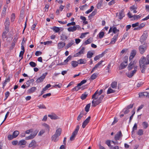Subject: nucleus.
<instances>
[{
	"label": "nucleus",
	"mask_w": 149,
	"mask_h": 149,
	"mask_svg": "<svg viewBox=\"0 0 149 149\" xmlns=\"http://www.w3.org/2000/svg\"><path fill=\"white\" fill-rule=\"evenodd\" d=\"M15 17V15L14 13H13L11 15V20L12 22H13L14 21Z\"/></svg>",
	"instance_id": "4d7b16f0"
},
{
	"label": "nucleus",
	"mask_w": 149,
	"mask_h": 149,
	"mask_svg": "<svg viewBox=\"0 0 149 149\" xmlns=\"http://www.w3.org/2000/svg\"><path fill=\"white\" fill-rule=\"evenodd\" d=\"M91 106V103L87 104L85 107V111L87 112L89 111V108Z\"/></svg>",
	"instance_id": "a19ab883"
},
{
	"label": "nucleus",
	"mask_w": 149,
	"mask_h": 149,
	"mask_svg": "<svg viewBox=\"0 0 149 149\" xmlns=\"http://www.w3.org/2000/svg\"><path fill=\"white\" fill-rule=\"evenodd\" d=\"M87 96V94H82L81 97V98L82 100L85 99Z\"/></svg>",
	"instance_id": "0e129e2a"
},
{
	"label": "nucleus",
	"mask_w": 149,
	"mask_h": 149,
	"mask_svg": "<svg viewBox=\"0 0 149 149\" xmlns=\"http://www.w3.org/2000/svg\"><path fill=\"white\" fill-rule=\"evenodd\" d=\"M8 32V31L7 32L6 31H5L3 32L2 34V37L3 40H5V39L7 40V37L6 35Z\"/></svg>",
	"instance_id": "c756f323"
},
{
	"label": "nucleus",
	"mask_w": 149,
	"mask_h": 149,
	"mask_svg": "<svg viewBox=\"0 0 149 149\" xmlns=\"http://www.w3.org/2000/svg\"><path fill=\"white\" fill-rule=\"evenodd\" d=\"M80 86H78V84H77V85L74 88H73L72 89V91H78L79 90V89L80 88V87H79Z\"/></svg>",
	"instance_id": "c03bdc74"
},
{
	"label": "nucleus",
	"mask_w": 149,
	"mask_h": 149,
	"mask_svg": "<svg viewBox=\"0 0 149 149\" xmlns=\"http://www.w3.org/2000/svg\"><path fill=\"white\" fill-rule=\"evenodd\" d=\"M101 57H102V56L100 55L97 56L94 58V60L95 61H96L99 59V58Z\"/></svg>",
	"instance_id": "774afa93"
},
{
	"label": "nucleus",
	"mask_w": 149,
	"mask_h": 149,
	"mask_svg": "<svg viewBox=\"0 0 149 149\" xmlns=\"http://www.w3.org/2000/svg\"><path fill=\"white\" fill-rule=\"evenodd\" d=\"M141 70L142 73H144L146 65L149 64V54L146 57L142 56L139 60Z\"/></svg>",
	"instance_id": "f03ea898"
},
{
	"label": "nucleus",
	"mask_w": 149,
	"mask_h": 149,
	"mask_svg": "<svg viewBox=\"0 0 149 149\" xmlns=\"http://www.w3.org/2000/svg\"><path fill=\"white\" fill-rule=\"evenodd\" d=\"M76 28L75 26H70L68 29V30L69 32H73L76 30Z\"/></svg>",
	"instance_id": "bb28decb"
},
{
	"label": "nucleus",
	"mask_w": 149,
	"mask_h": 149,
	"mask_svg": "<svg viewBox=\"0 0 149 149\" xmlns=\"http://www.w3.org/2000/svg\"><path fill=\"white\" fill-rule=\"evenodd\" d=\"M36 142L34 140H33L29 144L28 146L29 148L32 147L33 148H35L36 146Z\"/></svg>",
	"instance_id": "4468645a"
},
{
	"label": "nucleus",
	"mask_w": 149,
	"mask_h": 149,
	"mask_svg": "<svg viewBox=\"0 0 149 149\" xmlns=\"http://www.w3.org/2000/svg\"><path fill=\"white\" fill-rule=\"evenodd\" d=\"M38 132V130H35L33 133L31 134L29 136L26 137L25 140H28L33 139L37 135V134Z\"/></svg>",
	"instance_id": "423d86ee"
},
{
	"label": "nucleus",
	"mask_w": 149,
	"mask_h": 149,
	"mask_svg": "<svg viewBox=\"0 0 149 149\" xmlns=\"http://www.w3.org/2000/svg\"><path fill=\"white\" fill-rule=\"evenodd\" d=\"M110 64H109L107 67V69H106V74H107V75H108L109 73V67H110Z\"/></svg>",
	"instance_id": "052dcab7"
},
{
	"label": "nucleus",
	"mask_w": 149,
	"mask_h": 149,
	"mask_svg": "<svg viewBox=\"0 0 149 149\" xmlns=\"http://www.w3.org/2000/svg\"><path fill=\"white\" fill-rule=\"evenodd\" d=\"M59 136L56 135L55 134H54L52 136V140L54 141V142H56L57 141V138Z\"/></svg>",
	"instance_id": "473e14b6"
},
{
	"label": "nucleus",
	"mask_w": 149,
	"mask_h": 149,
	"mask_svg": "<svg viewBox=\"0 0 149 149\" xmlns=\"http://www.w3.org/2000/svg\"><path fill=\"white\" fill-rule=\"evenodd\" d=\"M38 107L39 109H46V107L43 104H42V105L40 104V105L38 106Z\"/></svg>",
	"instance_id": "e2e57ef3"
},
{
	"label": "nucleus",
	"mask_w": 149,
	"mask_h": 149,
	"mask_svg": "<svg viewBox=\"0 0 149 149\" xmlns=\"http://www.w3.org/2000/svg\"><path fill=\"white\" fill-rule=\"evenodd\" d=\"M42 125L46 129L48 130L49 131V125L46 123H44L42 124Z\"/></svg>",
	"instance_id": "8fccbe9b"
},
{
	"label": "nucleus",
	"mask_w": 149,
	"mask_h": 149,
	"mask_svg": "<svg viewBox=\"0 0 149 149\" xmlns=\"http://www.w3.org/2000/svg\"><path fill=\"white\" fill-rule=\"evenodd\" d=\"M79 125H77L76 127V128L74 130L72 133V135L70 138V140L71 141H73L76 136L77 134L78 131L79 130Z\"/></svg>",
	"instance_id": "20e7f679"
},
{
	"label": "nucleus",
	"mask_w": 149,
	"mask_h": 149,
	"mask_svg": "<svg viewBox=\"0 0 149 149\" xmlns=\"http://www.w3.org/2000/svg\"><path fill=\"white\" fill-rule=\"evenodd\" d=\"M4 24L5 25V29L8 31H9V26L10 24V22L9 20V18L6 17V21L5 22Z\"/></svg>",
	"instance_id": "f8f14e48"
},
{
	"label": "nucleus",
	"mask_w": 149,
	"mask_h": 149,
	"mask_svg": "<svg viewBox=\"0 0 149 149\" xmlns=\"http://www.w3.org/2000/svg\"><path fill=\"white\" fill-rule=\"evenodd\" d=\"M102 61H100L93 68L92 70L91 71V73H92L95 70L97 69L98 68L99 66L102 64Z\"/></svg>",
	"instance_id": "dca6fc26"
},
{
	"label": "nucleus",
	"mask_w": 149,
	"mask_h": 149,
	"mask_svg": "<svg viewBox=\"0 0 149 149\" xmlns=\"http://www.w3.org/2000/svg\"><path fill=\"white\" fill-rule=\"evenodd\" d=\"M86 80H83L80 83L78 84V86H81L82 84H85L86 82Z\"/></svg>",
	"instance_id": "603ef678"
},
{
	"label": "nucleus",
	"mask_w": 149,
	"mask_h": 149,
	"mask_svg": "<svg viewBox=\"0 0 149 149\" xmlns=\"http://www.w3.org/2000/svg\"><path fill=\"white\" fill-rule=\"evenodd\" d=\"M96 11L95 10L92 13L88 16V18L89 19H91L92 17L94 16L96 14Z\"/></svg>",
	"instance_id": "79ce46f5"
},
{
	"label": "nucleus",
	"mask_w": 149,
	"mask_h": 149,
	"mask_svg": "<svg viewBox=\"0 0 149 149\" xmlns=\"http://www.w3.org/2000/svg\"><path fill=\"white\" fill-rule=\"evenodd\" d=\"M142 125L144 129H146L148 127V123L147 122L144 121L142 123Z\"/></svg>",
	"instance_id": "cd10ccee"
},
{
	"label": "nucleus",
	"mask_w": 149,
	"mask_h": 149,
	"mask_svg": "<svg viewBox=\"0 0 149 149\" xmlns=\"http://www.w3.org/2000/svg\"><path fill=\"white\" fill-rule=\"evenodd\" d=\"M36 88L35 87H32L27 92L28 93H33L36 90Z\"/></svg>",
	"instance_id": "393cba45"
},
{
	"label": "nucleus",
	"mask_w": 149,
	"mask_h": 149,
	"mask_svg": "<svg viewBox=\"0 0 149 149\" xmlns=\"http://www.w3.org/2000/svg\"><path fill=\"white\" fill-rule=\"evenodd\" d=\"M61 131L62 130L61 128H58L56 130V132L55 134L59 136L61 134Z\"/></svg>",
	"instance_id": "2f4dec72"
},
{
	"label": "nucleus",
	"mask_w": 149,
	"mask_h": 149,
	"mask_svg": "<svg viewBox=\"0 0 149 149\" xmlns=\"http://www.w3.org/2000/svg\"><path fill=\"white\" fill-rule=\"evenodd\" d=\"M97 77V74L96 73L93 74L91 76L90 79L92 80L95 79Z\"/></svg>",
	"instance_id": "37998d69"
},
{
	"label": "nucleus",
	"mask_w": 149,
	"mask_h": 149,
	"mask_svg": "<svg viewBox=\"0 0 149 149\" xmlns=\"http://www.w3.org/2000/svg\"><path fill=\"white\" fill-rule=\"evenodd\" d=\"M51 86V85L50 84H48L45 88H43V91H45L48 88H49Z\"/></svg>",
	"instance_id": "680f3d73"
},
{
	"label": "nucleus",
	"mask_w": 149,
	"mask_h": 149,
	"mask_svg": "<svg viewBox=\"0 0 149 149\" xmlns=\"http://www.w3.org/2000/svg\"><path fill=\"white\" fill-rule=\"evenodd\" d=\"M143 96L149 97V93H148L146 92H143Z\"/></svg>",
	"instance_id": "13d9d810"
},
{
	"label": "nucleus",
	"mask_w": 149,
	"mask_h": 149,
	"mask_svg": "<svg viewBox=\"0 0 149 149\" xmlns=\"http://www.w3.org/2000/svg\"><path fill=\"white\" fill-rule=\"evenodd\" d=\"M143 131L142 129H139L137 132V134L139 136H141L143 134Z\"/></svg>",
	"instance_id": "c9c22d12"
},
{
	"label": "nucleus",
	"mask_w": 149,
	"mask_h": 149,
	"mask_svg": "<svg viewBox=\"0 0 149 149\" xmlns=\"http://www.w3.org/2000/svg\"><path fill=\"white\" fill-rule=\"evenodd\" d=\"M84 49L85 48L84 47H82L81 50L79 52L75 54L74 56L75 57L79 56H80L81 54H84Z\"/></svg>",
	"instance_id": "6ab92c4d"
},
{
	"label": "nucleus",
	"mask_w": 149,
	"mask_h": 149,
	"mask_svg": "<svg viewBox=\"0 0 149 149\" xmlns=\"http://www.w3.org/2000/svg\"><path fill=\"white\" fill-rule=\"evenodd\" d=\"M124 16L125 14L123 11L121 10L119 12L118 17L119 19H121Z\"/></svg>",
	"instance_id": "4be33fe9"
},
{
	"label": "nucleus",
	"mask_w": 149,
	"mask_h": 149,
	"mask_svg": "<svg viewBox=\"0 0 149 149\" xmlns=\"http://www.w3.org/2000/svg\"><path fill=\"white\" fill-rule=\"evenodd\" d=\"M45 132V131L44 130H41L38 134V135L39 136H42L43 134Z\"/></svg>",
	"instance_id": "5fc2aeb1"
},
{
	"label": "nucleus",
	"mask_w": 149,
	"mask_h": 149,
	"mask_svg": "<svg viewBox=\"0 0 149 149\" xmlns=\"http://www.w3.org/2000/svg\"><path fill=\"white\" fill-rule=\"evenodd\" d=\"M106 143L110 148H112V146H111L110 144V140H107L106 142Z\"/></svg>",
	"instance_id": "3c124183"
},
{
	"label": "nucleus",
	"mask_w": 149,
	"mask_h": 149,
	"mask_svg": "<svg viewBox=\"0 0 149 149\" xmlns=\"http://www.w3.org/2000/svg\"><path fill=\"white\" fill-rule=\"evenodd\" d=\"M118 34H116L113 37V38L111 39V41L110 42V44H114L118 39Z\"/></svg>",
	"instance_id": "f3484780"
},
{
	"label": "nucleus",
	"mask_w": 149,
	"mask_h": 149,
	"mask_svg": "<svg viewBox=\"0 0 149 149\" xmlns=\"http://www.w3.org/2000/svg\"><path fill=\"white\" fill-rule=\"evenodd\" d=\"M78 64H85L86 62L85 61L84 59H80L78 61Z\"/></svg>",
	"instance_id": "f704fd0d"
},
{
	"label": "nucleus",
	"mask_w": 149,
	"mask_h": 149,
	"mask_svg": "<svg viewBox=\"0 0 149 149\" xmlns=\"http://www.w3.org/2000/svg\"><path fill=\"white\" fill-rule=\"evenodd\" d=\"M102 93V89L99 91L97 90L92 95V99H93V100L92 102V106L95 107L101 103L102 100V95H101Z\"/></svg>",
	"instance_id": "f257e3e1"
},
{
	"label": "nucleus",
	"mask_w": 149,
	"mask_h": 149,
	"mask_svg": "<svg viewBox=\"0 0 149 149\" xmlns=\"http://www.w3.org/2000/svg\"><path fill=\"white\" fill-rule=\"evenodd\" d=\"M127 15L129 18H131L132 20H137L140 19L142 16L141 14H140L138 15H132L131 13L130 12L128 13Z\"/></svg>",
	"instance_id": "7ed1b4c3"
},
{
	"label": "nucleus",
	"mask_w": 149,
	"mask_h": 149,
	"mask_svg": "<svg viewBox=\"0 0 149 149\" xmlns=\"http://www.w3.org/2000/svg\"><path fill=\"white\" fill-rule=\"evenodd\" d=\"M102 0L100 1L97 3V8L99 9L102 6Z\"/></svg>",
	"instance_id": "a18cd8bd"
},
{
	"label": "nucleus",
	"mask_w": 149,
	"mask_h": 149,
	"mask_svg": "<svg viewBox=\"0 0 149 149\" xmlns=\"http://www.w3.org/2000/svg\"><path fill=\"white\" fill-rule=\"evenodd\" d=\"M53 29L56 32H58L60 30V28L58 27L54 26L53 27Z\"/></svg>",
	"instance_id": "09e8293b"
},
{
	"label": "nucleus",
	"mask_w": 149,
	"mask_h": 149,
	"mask_svg": "<svg viewBox=\"0 0 149 149\" xmlns=\"http://www.w3.org/2000/svg\"><path fill=\"white\" fill-rule=\"evenodd\" d=\"M84 113L83 111H81L80 112L79 115L78 116L77 118V120L78 121L80 120L81 118L83 117Z\"/></svg>",
	"instance_id": "4c0bfd02"
},
{
	"label": "nucleus",
	"mask_w": 149,
	"mask_h": 149,
	"mask_svg": "<svg viewBox=\"0 0 149 149\" xmlns=\"http://www.w3.org/2000/svg\"><path fill=\"white\" fill-rule=\"evenodd\" d=\"M26 143V141L25 140H22L19 141L18 143V145L19 146L24 145Z\"/></svg>",
	"instance_id": "c85d7f7f"
},
{
	"label": "nucleus",
	"mask_w": 149,
	"mask_h": 149,
	"mask_svg": "<svg viewBox=\"0 0 149 149\" xmlns=\"http://www.w3.org/2000/svg\"><path fill=\"white\" fill-rule=\"evenodd\" d=\"M91 118V116H89L83 122L82 126V127L83 128H84L86 127V126L89 123Z\"/></svg>",
	"instance_id": "1a4fd4ad"
},
{
	"label": "nucleus",
	"mask_w": 149,
	"mask_h": 149,
	"mask_svg": "<svg viewBox=\"0 0 149 149\" xmlns=\"http://www.w3.org/2000/svg\"><path fill=\"white\" fill-rule=\"evenodd\" d=\"M47 74V72H45V73L43 74L42 76L37 79L36 81V83L38 84L42 82L44 79L45 78Z\"/></svg>",
	"instance_id": "39448f33"
},
{
	"label": "nucleus",
	"mask_w": 149,
	"mask_h": 149,
	"mask_svg": "<svg viewBox=\"0 0 149 149\" xmlns=\"http://www.w3.org/2000/svg\"><path fill=\"white\" fill-rule=\"evenodd\" d=\"M19 132L18 131L16 130L14 131L13 134V135L14 138L16 137L19 135Z\"/></svg>",
	"instance_id": "72a5a7b5"
},
{
	"label": "nucleus",
	"mask_w": 149,
	"mask_h": 149,
	"mask_svg": "<svg viewBox=\"0 0 149 149\" xmlns=\"http://www.w3.org/2000/svg\"><path fill=\"white\" fill-rule=\"evenodd\" d=\"M51 93H48L45 95H44L42 97L44 98H46L47 97L49 96H51Z\"/></svg>",
	"instance_id": "338daca9"
},
{
	"label": "nucleus",
	"mask_w": 149,
	"mask_h": 149,
	"mask_svg": "<svg viewBox=\"0 0 149 149\" xmlns=\"http://www.w3.org/2000/svg\"><path fill=\"white\" fill-rule=\"evenodd\" d=\"M146 49V47L144 45H141L139 46V51L140 53L142 54H143Z\"/></svg>",
	"instance_id": "2eb2a0df"
},
{
	"label": "nucleus",
	"mask_w": 149,
	"mask_h": 149,
	"mask_svg": "<svg viewBox=\"0 0 149 149\" xmlns=\"http://www.w3.org/2000/svg\"><path fill=\"white\" fill-rule=\"evenodd\" d=\"M74 43V40H72L71 42H69L66 46L67 48H68L71 46Z\"/></svg>",
	"instance_id": "58836bf2"
},
{
	"label": "nucleus",
	"mask_w": 149,
	"mask_h": 149,
	"mask_svg": "<svg viewBox=\"0 0 149 149\" xmlns=\"http://www.w3.org/2000/svg\"><path fill=\"white\" fill-rule=\"evenodd\" d=\"M137 8V6L135 5H133L130 7V9L131 11H133V13H137L136 10Z\"/></svg>",
	"instance_id": "a211bd4d"
},
{
	"label": "nucleus",
	"mask_w": 149,
	"mask_h": 149,
	"mask_svg": "<svg viewBox=\"0 0 149 149\" xmlns=\"http://www.w3.org/2000/svg\"><path fill=\"white\" fill-rule=\"evenodd\" d=\"M123 111H124V113L125 114L128 113L130 111L127 108L124 109Z\"/></svg>",
	"instance_id": "864d4df0"
},
{
	"label": "nucleus",
	"mask_w": 149,
	"mask_h": 149,
	"mask_svg": "<svg viewBox=\"0 0 149 149\" xmlns=\"http://www.w3.org/2000/svg\"><path fill=\"white\" fill-rule=\"evenodd\" d=\"M136 53V51L135 50H132L130 53L129 57V60L132 59L135 56Z\"/></svg>",
	"instance_id": "ddd939ff"
},
{
	"label": "nucleus",
	"mask_w": 149,
	"mask_h": 149,
	"mask_svg": "<svg viewBox=\"0 0 149 149\" xmlns=\"http://www.w3.org/2000/svg\"><path fill=\"white\" fill-rule=\"evenodd\" d=\"M134 61H131L129 64L128 68L129 70H131L134 67Z\"/></svg>",
	"instance_id": "5701e85b"
},
{
	"label": "nucleus",
	"mask_w": 149,
	"mask_h": 149,
	"mask_svg": "<svg viewBox=\"0 0 149 149\" xmlns=\"http://www.w3.org/2000/svg\"><path fill=\"white\" fill-rule=\"evenodd\" d=\"M134 67L135 69H137V67L136 66H135ZM136 69H135L134 70L132 71L131 72H130L126 73V75L129 78H131L135 73L136 72Z\"/></svg>",
	"instance_id": "6e6552de"
},
{
	"label": "nucleus",
	"mask_w": 149,
	"mask_h": 149,
	"mask_svg": "<svg viewBox=\"0 0 149 149\" xmlns=\"http://www.w3.org/2000/svg\"><path fill=\"white\" fill-rule=\"evenodd\" d=\"M75 23L74 22H72L68 23L67 24V26H69L71 25L74 26L75 25Z\"/></svg>",
	"instance_id": "bf43d9fd"
},
{
	"label": "nucleus",
	"mask_w": 149,
	"mask_h": 149,
	"mask_svg": "<svg viewBox=\"0 0 149 149\" xmlns=\"http://www.w3.org/2000/svg\"><path fill=\"white\" fill-rule=\"evenodd\" d=\"M127 61H125L122 63L120 64V69H123L124 68L127 66Z\"/></svg>",
	"instance_id": "b1692460"
},
{
	"label": "nucleus",
	"mask_w": 149,
	"mask_h": 149,
	"mask_svg": "<svg viewBox=\"0 0 149 149\" xmlns=\"http://www.w3.org/2000/svg\"><path fill=\"white\" fill-rule=\"evenodd\" d=\"M30 66L32 67H35L36 66V64L35 62L32 61H31L29 63Z\"/></svg>",
	"instance_id": "49530a36"
},
{
	"label": "nucleus",
	"mask_w": 149,
	"mask_h": 149,
	"mask_svg": "<svg viewBox=\"0 0 149 149\" xmlns=\"http://www.w3.org/2000/svg\"><path fill=\"white\" fill-rule=\"evenodd\" d=\"M147 36V33L145 31L143 33L142 35L141 36L140 39V41L141 43H143L146 40Z\"/></svg>",
	"instance_id": "0eeeda50"
},
{
	"label": "nucleus",
	"mask_w": 149,
	"mask_h": 149,
	"mask_svg": "<svg viewBox=\"0 0 149 149\" xmlns=\"http://www.w3.org/2000/svg\"><path fill=\"white\" fill-rule=\"evenodd\" d=\"M93 55V53L91 52L90 51H89L88 52L87 56V57L88 58H90L92 57Z\"/></svg>",
	"instance_id": "e433bc0d"
},
{
	"label": "nucleus",
	"mask_w": 149,
	"mask_h": 149,
	"mask_svg": "<svg viewBox=\"0 0 149 149\" xmlns=\"http://www.w3.org/2000/svg\"><path fill=\"white\" fill-rule=\"evenodd\" d=\"M91 42V40L90 38L88 39V40H86L85 42V45H87L88 44H90Z\"/></svg>",
	"instance_id": "6e6d98bb"
},
{
	"label": "nucleus",
	"mask_w": 149,
	"mask_h": 149,
	"mask_svg": "<svg viewBox=\"0 0 149 149\" xmlns=\"http://www.w3.org/2000/svg\"><path fill=\"white\" fill-rule=\"evenodd\" d=\"M115 92V91L114 90H112L110 88H109L107 91V94H109L110 93H114Z\"/></svg>",
	"instance_id": "ea45409f"
},
{
	"label": "nucleus",
	"mask_w": 149,
	"mask_h": 149,
	"mask_svg": "<svg viewBox=\"0 0 149 149\" xmlns=\"http://www.w3.org/2000/svg\"><path fill=\"white\" fill-rule=\"evenodd\" d=\"M71 64L73 68H75L76 67L78 64V61H72L71 62Z\"/></svg>",
	"instance_id": "a878e982"
},
{
	"label": "nucleus",
	"mask_w": 149,
	"mask_h": 149,
	"mask_svg": "<svg viewBox=\"0 0 149 149\" xmlns=\"http://www.w3.org/2000/svg\"><path fill=\"white\" fill-rule=\"evenodd\" d=\"M137 125L136 123H135L132 128V131H134L137 130Z\"/></svg>",
	"instance_id": "69168bd1"
},
{
	"label": "nucleus",
	"mask_w": 149,
	"mask_h": 149,
	"mask_svg": "<svg viewBox=\"0 0 149 149\" xmlns=\"http://www.w3.org/2000/svg\"><path fill=\"white\" fill-rule=\"evenodd\" d=\"M61 39L63 40H64L65 39H67L68 37L65 34H62L61 36Z\"/></svg>",
	"instance_id": "de8ad7c7"
},
{
	"label": "nucleus",
	"mask_w": 149,
	"mask_h": 149,
	"mask_svg": "<svg viewBox=\"0 0 149 149\" xmlns=\"http://www.w3.org/2000/svg\"><path fill=\"white\" fill-rule=\"evenodd\" d=\"M65 45V42H61L58 44V49H60L63 48Z\"/></svg>",
	"instance_id": "412c9836"
},
{
	"label": "nucleus",
	"mask_w": 149,
	"mask_h": 149,
	"mask_svg": "<svg viewBox=\"0 0 149 149\" xmlns=\"http://www.w3.org/2000/svg\"><path fill=\"white\" fill-rule=\"evenodd\" d=\"M112 31L114 33H116V34H118V33L119 31V30L118 29H117L116 27H114L113 29L112 27H110L109 31L108 33H110Z\"/></svg>",
	"instance_id": "9b49d317"
},
{
	"label": "nucleus",
	"mask_w": 149,
	"mask_h": 149,
	"mask_svg": "<svg viewBox=\"0 0 149 149\" xmlns=\"http://www.w3.org/2000/svg\"><path fill=\"white\" fill-rule=\"evenodd\" d=\"M117 83L116 82H113L111 84V87L113 88L116 89L117 87Z\"/></svg>",
	"instance_id": "7c9ffc66"
},
{
	"label": "nucleus",
	"mask_w": 149,
	"mask_h": 149,
	"mask_svg": "<svg viewBox=\"0 0 149 149\" xmlns=\"http://www.w3.org/2000/svg\"><path fill=\"white\" fill-rule=\"evenodd\" d=\"M123 135L121 131H119L117 133L114 137V139L116 141L119 140L122 136Z\"/></svg>",
	"instance_id": "9d476101"
},
{
	"label": "nucleus",
	"mask_w": 149,
	"mask_h": 149,
	"mask_svg": "<svg viewBox=\"0 0 149 149\" xmlns=\"http://www.w3.org/2000/svg\"><path fill=\"white\" fill-rule=\"evenodd\" d=\"M48 116L50 117L52 119L56 120L59 119V118L55 114H49L48 115Z\"/></svg>",
	"instance_id": "aec40b11"
}]
</instances>
